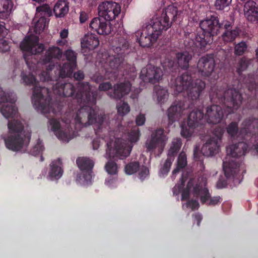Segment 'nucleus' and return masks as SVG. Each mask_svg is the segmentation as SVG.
<instances>
[{
  "instance_id": "f257e3e1",
  "label": "nucleus",
  "mask_w": 258,
  "mask_h": 258,
  "mask_svg": "<svg viewBox=\"0 0 258 258\" xmlns=\"http://www.w3.org/2000/svg\"><path fill=\"white\" fill-rule=\"evenodd\" d=\"M15 100L12 94L4 92L0 94V111L5 117L11 119L9 121V132L4 140L8 149L13 151H24L29 144L31 132L27 126H24V121L19 118L17 108L14 105Z\"/></svg>"
},
{
  "instance_id": "f03ea898",
  "label": "nucleus",
  "mask_w": 258,
  "mask_h": 258,
  "mask_svg": "<svg viewBox=\"0 0 258 258\" xmlns=\"http://www.w3.org/2000/svg\"><path fill=\"white\" fill-rule=\"evenodd\" d=\"M103 122V116L98 115L92 107L88 105L83 106L78 110L71 122L67 120L60 122L52 119L49 121L48 127L60 141L68 142L77 136V134L72 131V125L78 131L84 126L92 124L98 126Z\"/></svg>"
},
{
  "instance_id": "7ed1b4c3",
  "label": "nucleus",
  "mask_w": 258,
  "mask_h": 258,
  "mask_svg": "<svg viewBox=\"0 0 258 258\" xmlns=\"http://www.w3.org/2000/svg\"><path fill=\"white\" fill-rule=\"evenodd\" d=\"M207 179L201 177L195 180L191 178L186 173L182 174L180 185H176L173 189L174 195H178L181 191L182 200H188L186 204H183V207L189 208L191 210L198 209L199 204L197 201H194L195 197H200L203 203L214 206L221 202L220 197L211 198L206 188Z\"/></svg>"
},
{
  "instance_id": "20e7f679",
  "label": "nucleus",
  "mask_w": 258,
  "mask_h": 258,
  "mask_svg": "<svg viewBox=\"0 0 258 258\" xmlns=\"http://www.w3.org/2000/svg\"><path fill=\"white\" fill-rule=\"evenodd\" d=\"M47 23L46 18L43 16L41 17L39 14H36L30 29L29 33L31 34L26 37L21 43L20 47L24 53V57L30 71L28 74L23 73L22 75V80L25 84L34 85L36 83L35 78L32 73L37 74L38 71L35 70L34 65L29 62L27 55L36 54L43 50L44 46L38 43V37L36 34H39L44 30Z\"/></svg>"
},
{
  "instance_id": "39448f33",
  "label": "nucleus",
  "mask_w": 258,
  "mask_h": 258,
  "mask_svg": "<svg viewBox=\"0 0 258 258\" xmlns=\"http://www.w3.org/2000/svg\"><path fill=\"white\" fill-rule=\"evenodd\" d=\"M178 14L176 7L170 5L162 13L160 17H154L150 23L141 30L136 32L137 40L143 47H150L157 40L163 30H166L171 26V22L175 21Z\"/></svg>"
},
{
  "instance_id": "423d86ee",
  "label": "nucleus",
  "mask_w": 258,
  "mask_h": 258,
  "mask_svg": "<svg viewBox=\"0 0 258 258\" xmlns=\"http://www.w3.org/2000/svg\"><path fill=\"white\" fill-rule=\"evenodd\" d=\"M140 138V132L138 128H135L129 135V141L126 142L122 139L114 136L110 137L107 141V149L105 158L117 157L123 159L127 157L132 149V144L136 143Z\"/></svg>"
},
{
  "instance_id": "0eeeda50",
  "label": "nucleus",
  "mask_w": 258,
  "mask_h": 258,
  "mask_svg": "<svg viewBox=\"0 0 258 258\" xmlns=\"http://www.w3.org/2000/svg\"><path fill=\"white\" fill-rule=\"evenodd\" d=\"M248 149V145L244 142H240L236 145H231L226 148V156L223 161V170L226 177L238 172L239 163L237 162L236 157L243 155Z\"/></svg>"
},
{
  "instance_id": "6e6552de",
  "label": "nucleus",
  "mask_w": 258,
  "mask_h": 258,
  "mask_svg": "<svg viewBox=\"0 0 258 258\" xmlns=\"http://www.w3.org/2000/svg\"><path fill=\"white\" fill-rule=\"evenodd\" d=\"M200 26L204 34L197 36L195 44L199 47H205L210 44L213 40V37L217 35L219 31L220 25L218 19L215 17L204 20L200 23Z\"/></svg>"
},
{
  "instance_id": "1a4fd4ad",
  "label": "nucleus",
  "mask_w": 258,
  "mask_h": 258,
  "mask_svg": "<svg viewBox=\"0 0 258 258\" xmlns=\"http://www.w3.org/2000/svg\"><path fill=\"white\" fill-rule=\"evenodd\" d=\"M190 78L187 75L178 77L173 84V87L177 93L182 92L186 90L188 95L192 99L198 98L200 92L205 87V83L201 80H197L195 83L190 85Z\"/></svg>"
},
{
  "instance_id": "9d476101",
  "label": "nucleus",
  "mask_w": 258,
  "mask_h": 258,
  "mask_svg": "<svg viewBox=\"0 0 258 258\" xmlns=\"http://www.w3.org/2000/svg\"><path fill=\"white\" fill-rule=\"evenodd\" d=\"M223 133L224 130L221 127L216 129L213 133L214 137L207 140L201 150L199 147L195 148L194 152L195 158H198L200 152L207 156H212L217 153Z\"/></svg>"
},
{
  "instance_id": "9b49d317",
  "label": "nucleus",
  "mask_w": 258,
  "mask_h": 258,
  "mask_svg": "<svg viewBox=\"0 0 258 258\" xmlns=\"http://www.w3.org/2000/svg\"><path fill=\"white\" fill-rule=\"evenodd\" d=\"M77 163L81 171L76 178L77 182L82 186H88L92 183L91 170L94 166V162L87 157H79Z\"/></svg>"
},
{
  "instance_id": "f8f14e48",
  "label": "nucleus",
  "mask_w": 258,
  "mask_h": 258,
  "mask_svg": "<svg viewBox=\"0 0 258 258\" xmlns=\"http://www.w3.org/2000/svg\"><path fill=\"white\" fill-rule=\"evenodd\" d=\"M168 138L162 129H158L152 133L146 142L147 150L154 154L160 155L163 152Z\"/></svg>"
},
{
  "instance_id": "ddd939ff",
  "label": "nucleus",
  "mask_w": 258,
  "mask_h": 258,
  "mask_svg": "<svg viewBox=\"0 0 258 258\" xmlns=\"http://www.w3.org/2000/svg\"><path fill=\"white\" fill-rule=\"evenodd\" d=\"M99 90L106 91L107 94L112 98L119 99L128 93L131 90V84L128 82L125 84L120 83L112 88L110 83L105 82L100 84Z\"/></svg>"
},
{
  "instance_id": "4468645a",
  "label": "nucleus",
  "mask_w": 258,
  "mask_h": 258,
  "mask_svg": "<svg viewBox=\"0 0 258 258\" xmlns=\"http://www.w3.org/2000/svg\"><path fill=\"white\" fill-rule=\"evenodd\" d=\"M120 6L115 2H106L98 6L99 16L110 22L120 13Z\"/></svg>"
},
{
  "instance_id": "2eb2a0df",
  "label": "nucleus",
  "mask_w": 258,
  "mask_h": 258,
  "mask_svg": "<svg viewBox=\"0 0 258 258\" xmlns=\"http://www.w3.org/2000/svg\"><path fill=\"white\" fill-rule=\"evenodd\" d=\"M61 54V51L57 47H50L48 51L46 58L43 60V68H45L46 71H43L39 74L40 79L42 81H48L50 79V71L53 67L52 59L54 58H57Z\"/></svg>"
},
{
  "instance_id": "dca6fc26",
  "label": "nucleus",
  "mask_w": 258,
  "mask_h": 258,
  "mask_svg": "<svg viewBox=\"0 0 258 258\" xmlns=\"http://www.w3.org/2000/svg\"><path fill=\"white\" fill-rule=\"evenodd\" d=\"M33 105L42 112H46V104L49 102V95L46 88H40L36 86L32 95Z\"/></svg>"
},
{
  "instance_id": "f3484780",
  "label": "nucleus",
  "mask_w": 258,
  "mask_h": 258,
  "mask_svg": "<svg viewBox=\"0 0 258 258\" xmlns=\"http://www.w3.org/2000/svg\"><path fill=\"white\" fill-rule=\"evenodd\" d=\"M203 117V113L200 110L190 112L188 116L187 124L184 123L181 125V136L184 138L190 137L193 133V129L196 126L198 120Z\"/></svg>"
},
{
  "instance_id": "a211bd4d",
  "label": "nucleus",
  "mask_w": 258,
  "mask_h": 258,
  "mask_svg": "<svg viewBox=\"0 0 258 258\" xmlns=\"http://www.w3.org/2000/svg\"><path fill=\"white\" fill-rule=\"evenodd\" d=\"M162 76L163 72L160 69L149 65L142 70L140 77L145 82L155 83L159 81Z\"/></svg>"
},
{
  "instance_id": "6ab92c4d",
  "label": "nucleus",
  "mask_w": 258,
  "mask_h": 258,
  "mask_svg": "<svg viewBox=\"0 0 258 258\" xmlns=\"http://www.w3.org/2000/svg\"><path fill=\"white\" fill-rule=\"evenodd\" d=\"M90 28L100 35H108L112 28L110 22L101 18H95L90 23Z\"/></svg>"
},
{
  "instance_id": "aec40b11",
  "label": "nucleus",
  "mask_w": 258,
  "mask_h": 258,
  "mask_svg": "<svg viewBox=\"0 0 258 258\" xmlns=\"http://www.w3.org/2000/svg\"><path fill=\"white\" fill-rule=\"evenodd\" d=\"M180 146L181 141L180 139H175L173 140L168 152V158L160 170V175L161 176L166 175L169 171L172 162L174 160V154L179 150Z\"/></svg>"
},
{
  "instance_id": "412c9836",
  "label": "nucleus",
  "mask_w": 258,
  "mask_h": 258,
  "mask_svg": "<svg viewBox=\"0 0 258 258\" xmlns=\"http://www.w3.org/2000/svg\"><path fill=\"white\" fill-rule=\"evenodd\" d=\"M68 62L66 63L59 72L61 77H70L76 67V54L71 50H68L65 53Z\"/></svg>"
},
{
  "instance_id": "4be33fe9",
  "label": "nucleus",
  "mask_w": 258,
  "mask_h": 258,
  "mask_svg": "<svg viewBox=\"0 0 258 258\" xmlns=\"http://www.w3.org/2000/svg\"><path fill=\"white\" fill-rule=\"evenodd\" d=\"M214 67V60L212 56H206L202 57L198 63L199 71L202 75L208 76L213 72Z\"/></svg>"
},
{
  "instance_id": "5701e85b",
  "label": "nucleus",
  "mask_w": 258,
  "mask_h": 258,
  "mask_svg": "<svg viewBox=\"0 0 258 258\" xmlns=\"http://www.w3.org/2000/svg\"><path fill=\"white\" fill-rule=\"evenodd\" d=\"M62 174L61 161L60 159H57L50 164L46 177L51 180H57L61 177Z\"/></svg>"
},
{
  "instance_id": "b1692460",
  "label": "nucleus",
  "mask_w": 258,
  "mask_h": 258,
  "mask_svg": "<svg viewBox=\"0 0 258 258\" xmlns=\"http://www.w3.org/2000/svg\"><path fill=\"white\" fill-rule=\"evenodd\" d=\"M224 116L221 108L217 105H213L208 108L205 118L208 122L212 123H217L220 122Z\"/></svg>"
},
{
  "instance_id": "393cba45",
  "label": "nucleus",
  "mask_w": 258,
  "mask_h": 258,
  "mask_svg": "<svg viewBox=\"0 0 258 258\" xmlns=\"http://www.w3.org/2000/svg\"><path fill=\"white\" fill-rule=\"evenodd\" d=\"M139 171V177L140 179H144L146 178L149 173L148 169L145 167L140 168L137 162H132L127 164L124 167V171L126 174L132 175Z\"/></svg>"
},
{
  "instance_id": "a878e982",
  "label": "nucleus",
  "mask_w": 258,
  "mask_h": 258,
  "mask_svg": "<svg viewBox=\"0 0 258 258\" xmlns=\"http://www.w3.org/2000/svg\"><path fill=\"white\" fill-rule=\"evenodd\" d=\"M224 99L227 104L228 108L232 105L236 109L241 103L240 94L236 90L230 89L228 90L224 95Z\"/></svg>"
},
{
  "instance_id": "bb28decb",
  "label": "nucleus",
  "mask_w": 258,
  "mask_h": 258,
  "mask_svg": "<svg viewBox=\"0 0 258 258\" xmlns=\"http://www.w3.org/2000/svg\"><path fill=\"white\" fill-rule=\"evenodd\" d=\"M92 90V88L89 86L87 83L85 84H80L76 97L78 99H81V101L83 100L84 102L87 101L88 103H93L95 97L93 93H92V96L91 97L90 96V91Z\"/></svg>"
},
{
  "instance_id": "cd10ccee",
  "label": "nucleus",
  "mask_w": 258,
  "mask_h": 258,
  "mask_svg": "<svg viewBox=\"0 0 258 258\" xmlns=\"http://www.w3.org/2000/svg\"><path fill=\"white\" fill-rule=\"evenodd\" d=\"M53 13L57 18H62L69 12V3L66 0H58L54 5Z\"/></svg>"
},
{
  "instance_id": "c85d7f7f",
  "label": "nucleus",
  "mask_w": 258,
  "mask_h": 258,
  "mask_svg": "<svg viewBox=\"0 0 258 258\" xmlns=\"http://www.w3.org/2000/svg\"><path fill=\"white\" fill-rule=\"evenodd\" d=\"M99 44L98 38L93 34L86 35L81 42L83 49L88 48L89 50H93L98 46Z\"/></svg>"
},
{
  "instance_id": "c756f323",
  "label": "nucleus",
  "mask_w": 258,
  "mask_h": 258,
  "mask_svg": "<svg viewBox=\"0 0 258 258\" xmlns=\"http://www.w3.org/2000/svg\"><path fill=\"white\" fill-rule=\"evenodd\" d=\"M54 91L62 96L69 97L74 94L73 87L70 83L63 84L59 82L54 88Z\"/></svg>"
},
{
  "instance_id": "7c9ffc66",
  "label": "nucleus",
  "mask_w": 258,
  "mask_h": 258,
  "mask_svg": "<svg viewBox=\"0 0 258 258\" xmlns=\"http://www.w3.org/2000/svg\"><path fill=\"white\" fill-rule=\"evenodd\" d=\"M230 25L229 24H225L224 27L226 29L225 33L223 34L222 37L223 40L226 42H231L234 40L235 38L239 35V29L234 28L231 30L229 29Z\"/></svg>"
},
{
  "instance_id": "2f4dec72",
  "label": "nucleus",
  "mask_w": 258,
  "mask_h": 258,
  "mask_svg": "<svg viewBox=\"0 0 258 258\" xmlns=\"http://www.w3.org/2000/svg\"><path fill=\"white\" fill-rule=\"evenodd\" d=\"M252 3L248 2L244 6L245 16L247 20L252 22H257L258 20V12L254 8L249 9L250 5Z\"/></svg>"
},
{
  "instance_id": "473e14b6",
  "label": "nucleus",
  "mask_w": 258,
  "mask_h": 258,
  "mask_svg": "<svg viewBox=\"0 0 258 258\" xmlns=\"http://www.w3.org/2000/svg\"><path fill=\"white\" fill-rule=\"evenodd\" d=\"M13 5L12 0H0V15L8 16L13 10Z\"/></svg>"
},
{
  "instance_id": "72a5a7b5",
  "label": "nucleus",
  "mask_w": 258,
  "mask_h": 258,
  "mask_svg": "<svg viewBox=\"0 0 258 258\" xmlns=\"http://www.w3.org/2000/svg\"><path fill=\"white\" fill-rule=\"evenodd\" d=\"M182 111L180 105H172L168 110V116L169 120L173 121L180 115Z\"/></svg>"
},
{
  "instance_id": "f704fd0d",
  "label": "nucleus",
  "mask_w": 258,
  "mask_h": 258,
  "mask_svg": "<svg viewBox=\"0 0 258 258\" xmlns=\"http://www.w3.org/2000/svg\"><path fill=\"white\" fill-rule=\"evenodd\" d=\"M104 168L106 172L110 176H116L119 170L118 165L112 160L108 161Z\"/></svg>"
},
{
  "instance_id": "c9c22d12",
  "label": "nucleus",
  "mask_w": 258,
  "mask_h": 258,
  "mask_svg": "<svg viewBox=\"0 0 258 258\" xmlns=\"http://www.w3.org/2000/svg\"><path fill=\"white\" fill-rule=\"evenodd\" d=\"M191 58V55L187 52L178 53L177 58L179 66L181 68H186L188 66V61Z\"/></svg>"
},
{
  "instance_id": "e433bc0d",
  "label": "nucleus",
  "mask_w": 258,
  "mask_h": 258,
  "mask_svg": "<svg viewBox=\"0 0 258 258\" xmlns=\"http://www.w3.org/2000/svg\"><path fill=\"white\" fill-rule=\"evenodd\" d=\"M186 163L185 154L184 152L180 153L177 158L176 167L172 172L173 176L178 173L180 169L184 168L186 165Z\"/></svg>"
},
{
  "instance_id": "4c0bfd02",
  "label": "nucleus",
  "mask_w": 258,
  "mask_h": 258,
  "mask_svg": "<svg viewBox=\"0 0 258 258\" xmlns=\"http://www.w3.org/2000/svg\"><path fill=\"white\" fill-rule=\"evenodd\" d=\"M228 134L232 138H238L241 132H239L238 130L237 124L236 122H232L230 123L226 128Z\"/></svg>"
},
{
  "instance_id": "58836bf2",
  "label": "nucleus",
  "mask_w": 258,
  "mask_h": 258,
  "mask_svg": "<svg viewBox=\"0 0 258 258\" xmlns=\"http://www.w3.org/2000/svg\"><path fill=\"white\" fill-rule=\"evenodd\" d=\"M155 90L156 93L158 102L159 103H164L168 98V93L167 90L165 89L161 88L160 87H156Z\"/></svg>"
},
{
  "instance_id": "ea45409f",
  "label": "nucleus",
  "mask_w": 258,
  "mask_h": 258,
  "mask_svg": "<svg viewBox=\"0 0 258 258\" xmlns=\"http://www.w3.org/2000/svg\"><path fill=\"white\" fill-rule=\"evenodd\" d=\"M68 34L69 32L68 29H63L61 30L59 33L61 39H59L57 41V44L60 46L67 45L68 44L67 38L68 36Z\"/></svg>"
},
{
  "instance_id": "a19ab883",
  "label": "nucleus",
  "mask_w": 258,
  "mask_h": 258,
  "mask_svg": "<svg viewBox=\"0 0 258 258\" xmlns=\"http://www.w3.org/2000/svg\"><path fill=\"white\" fill-rule=\"evenodd\" d=\"M118 113L122 116H124L128 113L130 111V108L128 105L125 102H120L117 105Z\"/></svg>"
},
{
  "instance_id": "79ce46f5",
  "label": "nucleus",
  "mask_w": 258,
  "mask_h": 258,
  "mask_svg": "<svg viewBox=\"0 0 258 258\" xmlns=\"http://www.w3.org/2000/svg\"><path fill=\"white\" fill-rule=\"evenodd\" d=\"M37 13L36 14H39L40 16H50L51 14V9L47 5H44L37 8Z\"/></svg>"
},
{
  "instance_id": "37998d69",
  "label": "nucleus",
  "mask_w": 258,
  "mask_h": 258,
  "mask_svg": "<svg viewBox=\"0 0 258 258\" xmlns=\"http://www.w3.org/2000/svg\"><path fill=\"white\" fill-rule=\"evenodd\" d=\"M105 184L109 188L115 187L118 185V180L116 176H110L105 180Z\"/></svg>"
},
{
  "instance_id": "c03bdc74",
  "label": "nucleus",
  "mask_w": 258,
  "mask_h": 258,
  "mask_svg": "<svg viewBox=\"0 0 258 258\" xmlns=\"http://www.w3.org/2000/svg\"><path fill=\"white\" fill-rule=\"evenodd\" d=\"M43 150V146L40 141H38L36 144L33 147L31 152L34 155L41 153Z\"/></svg>"
},
{
  "instance_id": "a18cd8bd",
  "label": "nucleus",
  "mask_w": 258,
  "mask_h": 258,
  "mask_svg": "<svg viewBox=\"0 0 258 258\" xmlns=\"http://www.w3.org/2000/svg\"><path fill=\"white\" fill-rule=\"evenodd\" d=\"M246 45L244 42H241L235 47V52L237 55L242 54L246 49Z\"/></svg>"
},
{
  "instance_id": "49530a36",
  "label": "nucleus",
  "mask_w": 258,
  "mask_h": 258,
  "mask_svg": "<svg viewBox=\"0 0 258 258\" xmlns=\"http://www.w3.org/2000/svg\"><path fill=\"white\" fill-rule=\"evenodd\" d=\"M231 0H216V7L218 9L222 10L227 6Z\"/></svg>"
},
{
  "instance_id": "de8ad7c7",
  "label": "nucleus",
  "mask_w": 258,
  "mask_h": 258,
  "mask_svg": "<svg viewBox=\"0 0 258 258\" xmlns=\"http://www.w3.org/2000/svg\"><path fill=\"white\" fill-rule=\"evenodd\" d=\"M9 48L10 46L8 42L3 38H0V51H7L9 50Z\"/></svg>"
},
{
  "instance_id": "09e8293b",
  "label": "nucleus",
  "mask_w": 258,
  "mask_h": 258,
  "mask_svg": "<svg viewBox=\"0 0 258 258\" xmlns=\"http://www.w3.org/2000/svg\"><path fill=\"white\" fill-rule=\"evenodd\" d=\"M145 121V117L143 114L139 115L136 120V123L138 125H142Z\"/></svg>"
},
{
  "instance_id": "8fccbe9b",
  "label": "nucleus",
  "mask_w": 258,
  "mask_h": 258,
  "mask_svg": "<svg viewBox=\"0 0 258 258\" xmlns=\"http://www.w3.org/2000/svg\"><path fill=\"white\" fill-rule=\"evenodd\" d=\"M89 18L88 13L85 12H81L80 15V22L81 23H85Z\"/></svg>"
},
{
  "instance_id": "3c124183",
  "label": "nucleus",
  "mask_w": 258,
  "mask_h": 258,
  "mask_svg": "<svg viewBox=\"0 0 258 258\" xmlns=\"http://www.w3.org/2000/svg\"><path fill=\"white\" fill-rule=\"evenodd\" d=\"M7 33V30L5 28L3 24L0 23V37H3Z\"/></svg>"
},
{
  "instance_id": "603ef678",
  "label": "nucleus",
  "mask_w": 258,
  "mask_h": 258,
  "mask_svg": "<svg viewBox=\"0 0 258 258\" xmlns=\"http://www.w3.org/2000/svg\"><path fill=\"white\" fill-rule=\"evenodd\" d=\"M100 146V140L97 139L96 140H93L92 142V147L94 150H97Z\"/></svg>"
},
{
  "instance_id": "864d4df0",
  "label": "nucleus",
  "mask_w": 258,
  "mask_h": 258,
  "mask_svg": "<svg viewBox=\"0 0 258 258\" xmlns=\"http://www.w3.org/2000/svg\"><path fill=\"white\" fill-rule=\"evenodd\" d=\"M74 77L76 80H81L84 78V74L81 72H78L74 74Z\"/></svg>"
},
{
  "instance_id": "5fc2aeb1",
  "label": "nucleus",
  "mask_w": 258,
  "mask_h": 258,
  "mask_svg": "<svg viewBox=\"0 0 258 258\" xmlns=\"http://www.w3.org/2000/svg\"><path fill=\"white\" fill-rule=\"evenodd\" d=\"M173 62L171 61H168L167 62H165L163 64V67L165 70L168 69V68L172 67Z\"/></svg>"
},
{
  "instance_id": "6e6d98bb",
  "label": "nucleus",
  "mask_w": 258,
  "mask_h": 258,
  "mask_svg": "<svg viewBox=\"0 0 258 258\" xmlns=\"http://www.w3.org/2000/svg\"><path fill=\"white\" fill-rule=\"evenodd\" d=\"M195 218L197 221L198 225H199L200 222L202 219L201 216L199 214H196L195 215Z\"/></svg>"
},
{
  "instance_id": "4d7b16f0",
  "label": "nucleus",
  "mask_w": 258,
  "mask_h": 258,
  "mask_svg": "<svg viewBox=\"0 0 258 258\" xmlns=\"http://www.w3.org/2000/svg\"><path fill=\"white\" fill-rule=\"evenodd\" d=\"M46 109L47 110V112H43L44 113L50 112L51 110V111H53V110H51V105H50V102L49 103H47L46 104Z\"/></svg>"
},
{
  "instance_id": "13d9d810",
  "label": "nucleus",
  "mask_w": 258,
  "mask_h": 258,
  "mask_svg": "<svg viewBox=\"0 0 258 258\" xmlns=\"http://www.w3.org/2000/svg\"><path fill=\"white\" fill-rule=\"evenodd\" d=\"M226 185L225 183H221L220 181H219L217 184V186L218 188H222Z\"/></svg>"
},
{
  "instance_id": "bf43d9fd",
  "label": "nucleus",
  "mask_w": 258,
  "mask_h": 258,
  "mask_svg": "<svg viewBox=\"0 0 258 258\" xmlns=\"http://www.w3.org/2000/svg\"><path fill=\"white\" fill-rule=\"evenodd\" d=\"M101 77H94L93 78H92V80L96 82H99L101 80Z\"/></svg>"
},
{
  "instance_id": "052dcab7",
  "label": "nucleus",
  "mask_w": 258,
  "mask_h": 258,
  "mask_svg": "<svg viewBox=\"0 0 258 258\" xmlns=\"http://www.w3.org/2000/svg\"><path fill=\"white\" fill-rule=\"evenodd\" d=\"M111 60H112V57H109V58L108 61H110L109 65H110L111 67H112V66H113V64H112L113 63V62L111 61Z\"/></svg>"
},
{
  "instance_id": "680f3d73",
  "label": "nucleus",
  "mask_w": 258,
  "mask_h": 258,
  "mask_svg": "<svg viewBox=\"0 0 258 258\" xmlns=\"http://www.w3.org/2000/svg\"><path fill=\"white\" fill-rule=\"evenodd\" d=\"M255 150L256 152L258 153V145L255 147Z\"/></svg>"
},
{
  "instance_id": "e2e57ef3",
  "label": "nucleus",
  "mask_w": 258,
  "mask_h": 258,
  "mask_svg": "<svg viewBox=\"0 0 258 258\" xmlns=\"http://www.w3.org/2000/svg\"><path fill=\"white\" fill-rule=\"evenodd\" d=\"M115 62L116 63H118V60H117V59H115Z\"/></svg>"
}]
</instances>
